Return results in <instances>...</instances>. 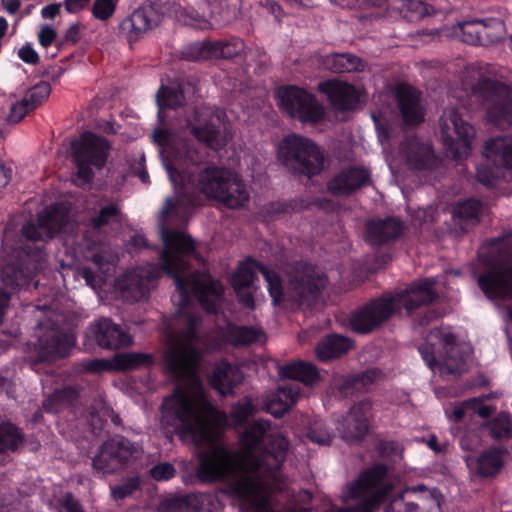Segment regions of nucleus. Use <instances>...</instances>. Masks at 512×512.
Returning a JSON list of instances; mask_svg holds the SVG:
<instances>
[{"label": "nucleus", "mask_w": 512, "mask_h": 512, "mask_svg": "<svg viewBox=\"0 0 512 512\" xmlns=\"http://www.w3.org/2000/svg\"><path fill=\"white\" fill-rule=\"evenodd\" d=\"M169 419L182 440L211 446L200 454L197 474L201 480L231 479V489L244 507L269 512V493L281 489L278 469L288 450L284 437L268 435L262 421L256 422L241 437L242 451L235 452L224 445H214L223 430L222 418Z\"/></svg>", "instance_id": "1"}, {"label": "nucleus", "mask_w": 512, "mask_h": 512, "mask_svg": "<svg viewBox=\"0 0 512 512\" xmlns=\"http://www.w3.org/2000/svg\"><path fill=\"white\" fill-rule=\"evenodd\" d=\"M200 324V316L186 311H180L175 319L176 328L171 331V342L164 354L165 367L175 379L192 380L197 388L190 394L181 386L175 387L161 404L163 416H228L218 411L197 377L203 357L195 345L199 340ZM299 396V388L292 386L280 387L264 399L245 396L236 403L229 416H254L259 411L271 416H284L297 403Z\"/></svg>", "instance_id": "2"}, {"label": "nucleus", "mask_w": 512, "mask_h": 512, "mask_svg": "<svg viewBox=\"0 0 512 512\" xmlns=\"http://www.w3.org/2000/svg\"><path fill=\"white\" fill-rule=\"evenodd\" d=\"M154 142L167 147L164 165L177 198H167L162 208V215L169 217L179 210L185 213L200 207L205 197L215 199L230 209L243 207L249 201L246 185L238 174L229 169L208 165L199 172L207 153L203 147L183 140L170 145L171 134L167 128L153 131Z\"/></svg>", "instance_id": "3"}, {"label": "nucleus", "mask_w": 512, "mask_h": 512, "mask_svg": "<svg viewBox=\"0 0 512 512\" xmlns=\"http://www.w3.org/2000/svg\"><path fill=\"white\" fill-rule=\"evenodd\" d=\"M164 249L160 254L159 269L127 273L116 280L117 287L133 301H140L149 295V284L160 277V272L166 273L174 280L181 301L187 303L193 295L200 305L209 313H215L224 288L219 280L209 273L190 270L189 257L195 254L194 240L186 233L177 230L162 229Z\"/></svg>", "instance_id": "4"}, {"label": "nucleus", "mask_w": 512, "mask_h": 512, "mask_svg": "<svg viewBox=\"0 0 512 512\" xmlns=\"http://www.w3.org/2000/svg\"><path fill=\"white\" fill-rule=\"evenodd\" d=\"M68 222V211L53 204L38 214L36 224L24 225L25 243L17 251L15 260L2 267L3 285L13 291L27 288L46 265L45 243L60 233Z\"/></svg>", "instance_id": "5"}, {"label": "nucleus", "mask_w": 512, "mask_h": 512, "mask_svg": "<svg viewBox=\"0 0 512 512\" xmlns=\"http://www.w3.org/2000/svg\"><path fill=\"white\" fill-rule=\"evenodd\" d=\"M434 281L422 279L413 281L405 289L397 292H384L370 299L351 313L348 323L351 330L359 335H367L405 310L412 314L420 307L428 306L438 298L433 289Z\"/></svg>", "instance_id": "6"}, {"label": "nucleus", "mask_w": 512, "mask_h": 512, "mask_svg": "<svg viewBox=\"0 0 512 512\" xmlns=\"http://www.w3.org/2000/svg\"><path fill=\"white\" fill-rule=\"evenodd\" d=\"M479 258L484 270L474 274L477 285L489 300L512 299V231L489 239L482 247Z\"/></svg>", "instance_id": "7"}, {"label": "nucleus", "mask_w": 512, "mask_h": 512, "mask_svg": "<svg viewBox=\"0 0 512 512\" xmlns=\"http://www.w3.org/2000/svg\"><path fill=\"white\" fill-rule=\"evenodd\" d=\"M392 483L384 466L378 465L363 472L343 493L345 507L333 508L332 512H373L387 493Z\"/></svg>", "instance_id": "8"}, {"label": "nucleus", "mask_w": 512, "mask_h": 512, "mask_svg": "<svg viewBox=\"0 0 512 512\" xmlns=\"http://www.w3.org/2000/svg\"><path fill=\"white\" fill-rule=\"evenodd\" d=\"M278 159L292 175L311 179L323 171L325 156L313 140L292 133L281 140Z\"/></svg>", "instance_id": "9"}, {"label": "nucleus", "mask_w": 512, "mask_h": 512, "mask_svg": "<svg viewBox=\"0 0 512 512\" xmlns=\"http://www.w3.org/2000/svg\"><path fill=\"white\" fill-rule=\"evenodd\" d=\"M287 278V295L298 306L315 304L328 283L327 276L306 261L295 262Z\"/></svg>", "instance_id": "10"}, {"label": "nucleus", "mask_w": 512, "mask_h": 512, "mask_svg": "<svg viewBox=\"0 0 512 512\" xmlns=\"http://www.w3.org/2000/svg\"><path fill=\"white\" fill-rule=\"evenodd\" d=\"M279 108L290 118L303 124L316 125L325 118L323 105L316 96L295 85L281 86L276 91Z\"/></svg>", "instance_id": "11"}, {"label": "nucleus", "mask_w": 512, "mask_h": 512, "mask_svg": "<svg viewBox=\"0 0 512 512\" xmlns=\"http://www.w3.org/2000/svg\"><path fill=\"white\" fill-rule=\"evenodd\" d=\"M110 149L111 144L105 137L90 131L84 132L78 141L72 143L77 178L84 183H89L94 177L92 167L103 168Z\"/></svg>", "instance_id": "12"}, {"label": "nucleus", "mask_w": 512, "mask_h": 512, "mask_svg": "<svg viewBox=\"0 0 512 512\" xmlns=\"http://www.w3.org/2000/svg\"><path fill=\"white\" fill-rule=\"evenodd\" d=\"M439 129L447 156L456 161L466 159L471 151L474 127L464 121L456 109H450L440 117Z\"/></svg>", "instance_id": "13"}, {"label": "nucleus", "mask_w": 512, "mask_h": 512, "mask_svg": "<svg viewBox=\"0 0 512 512\" xmlns=\"http://www.w3.org/2000/svg\"><path fill=\"white\" fill-rule=\"evenodd\" d=\"M473 90L492 123L512 124V87L490 78H483L477 82Z\"/></svg>", "instance_id": "14"}, {"label": "nucleus", "mask_w": 512, "mask_h": 512, "mask_svg": "<svg viewBox=\"0 0 512 512\" xmlns=\"http://www.w3.org/2000/svg\"><path fill=\"white\" fill-rule=\"evenodd\" d=\"M486 163L477 168V179L487 187H493L504 177V170L512 169V135L499 136L486 141Z\"/></svg>", "instance_id": "15"}, {"label": "nucleus", "mask_w": 512, "mask_h": 512, "mask_svg": "<svg viewBox=\"0 0 512 512\" xmlns=\"http://www.w3.org/2000/svg\"><path fill=\"white\" fill-rule=\"evenodd\" d=\"M163 21L162 0H146L119 23V33L132 44L142 40Z\"/></svg>", "instance_id": "16"}, {"label": "nucleus", "mask_w": 512, "mask_h": 512, "mask_svg": "<svg viewBox=\"0 0 512 512\" xmlns=\"http://www.w3.org/2000/svg\"><path fill=\"white\" fill-rule=\"evenodd\" d=\"M256 267L264 277L268 285V292L274 306L280 305L285 300L284 286L278 272L268 266L247 258L241 262L231 277V284L235 291L247 290L253 284Z\"/></svg>", "instance_id": "17"}, {"label": "nucleus", "mask_w": 512, "mask_h": 512, "mask_svg": "<svg viewBox=\"0 0 512 512\" xmlns=\"http://www.w3.org/2000/svg\"><path fill=\"white\" fill-rule=\"evenodd\" d=\"M142 452L139 445L116 436L102 444L93 458V468L102 473H112L139 458Z\"/></svg>", "instance_id": "18"}, {"label": "nucleus", "mask_w": 512, "mask_h": 512, "mask_svg": "<svg viewBox=\"0 0 512 512\" xmlns=\"http://www.w3.org/2000/svg\"><path fill=\"white\" fill-rule=\"evenodd\" d=\"M372 183L369 169L363 166H347L327 182L326 188L332 196L350 197Z\"/></svg>", "instance_id": "19"}, {"label": "nucleus", "mask_w": 512, "mask_h": 512, "mask_svg": "<svg viewBox=\"0 0 512 512\" xmlns=\"http://www.w3.org/2000/svg\"><path fill=\"white\" fill-rule=\"evenodd\" d=\"M406 229L405 223L395 216L368 220L365 223V241L371 247H383L401 238Z\"/></svg>", "instance_id": "20"}, {"label": "nucleus", "mask_w": 512, "mask_h": 512, "mask_svg": "<svg viewBox=\"0 0 512 512\" xmlns=\"http://www.w3.org/2000/svg\"><path fill=\"white\" fill-rule=\"evenodd\" d=\"M76 344V337L70 331L50 329L38 338L39 360L52 362L65 358Z\"/></svg>", "instance_id": "21"}, {"label": "nucleus", "mask_w": 512, "mask_h": 512, "mask_svg": "<svg viewBox=\"0 0 512 512\" xmlns=\"http://www.w3.org/2000/svg\"><path fill=\"white\" fill-rule=\"evenodd\" d=\"M219 119L214 118L209 109L196 107L194 109L193 121H188L191 134L205 147L217 150L221 147L219 140L220 129Z\"/></svg>", "instance_id": "22"}, {"label": "nucleus", "mask_w": 512, "mask_h": 512, "mask_svg": "<svg viewBox=\"0 0 512 512\" xmlns=\"http://www.w3.org/2000/svg\"><path fill=\"white\" fill-rule=\"evenodd\" d=\"M401 146L407 163L412 169L425 171L438 167L439 159L432 145L421 141L416 135L406 137Z\"/></svg>", "instance_id": "23"}, {"label": "nucleus", "mask_w": 512, "mask_h": 512, "mask_svg": "<svg viewBox=\"0 0 512 512\" xmlns=\"http://www.w3.org/2000/svg\"><path fill=\"white\" fill-rule=\"evenodd\" d=\"M457 337L454 333L442 329L434 328L427 335L425 341L418 346V352L425 364L434 370L439 366L437 360V346H441L445 353L449 355L456 347Z\"/></svg>", "instance_id": "24"}, {"label": "nucleus", "mask_w": 512, "mask_h": 512, "mask_svg": "<svg viewBox=\"0 0 512 512\" xmlns=\"http://www.w3.org/2000/svg\"><path fill=\"white\" fill-rule=\"evenodd\" d=\"M319 90L328 97L332 107L339 112L354 110L359 103L355 86L338 80H327L319 85Z\"/></svg>", "instance_id": "25"}, {"label": "nucleus", "mask_w": 512, "mask_h": 512, "mask_svg": "<svg viewBox=\"0 0 512 512\" xmlns=\"http://www.w3.org/2000/svg\"><path fill=\"white\" fill-rule=\"evenodd\" d=\"M92 333L98 346L116 350L127 347L132 339L129 334L109 318H102L92 325Z\"/></svg>", "instance_id": "26"}, {"label": "nucleus", "mask_w": 512, "mask_h": 512, "mask_svg": "<svg viewBox=\"0 0 512 512\" xmlns=\"http://www.w3.org/2000/svg\"><path fill=\"white\" fill-rule=\"evenodd\" d=\"M396 100L403 122L408 126H417L424 121V112L420 106V94L410 85H399Z\"/></svg>", "instance_id": "27"}, {"label": "nucleus", "mask_w": 512, "mask_h": 512, "mask_svg": "<svg viewBox=\"0 0 512 512\" xmlns=\"http://www.w3.org/2000/svg\"><path fill=\"white\" fill-rule=\"evenodd\" d=\"M354 346V341L344 335L331 333L322 337L315 346L316 358L328 363L347 354Z\"/></svg>", "instance_id": "28"}, {"label": "nucleus", "mask_w": 512, "mask_h": 512, "mask_svg": "<svg viewBox=\"0 0 512 512\" xmlns=\"http://www.w3.org/2000/svg\"><path fill=\"white\" fill-rule=\"evenodd\" d=\"M281 379H292L306 386H313L320 380L318 368L311 362L299 360L279 367Z\"/></svg>", "instance_id": "29"}, {"label": "nucleus", "mask_w": 512, "mask_h": 512, "mask_svg": "<svg viewBox=\"0 0 512 512\" xmlns=\"http://www.w3.org/2000/svg\"><path fill=\"white\" fill-rule=\"evenodd\" d=\"M406 494H411L415 512H443V496L436 488H429L424 485H417L405 489Z\"/></svg>", "instance_id": "30"}, {"label": "nucleus", "mask_w": 512, "mask_h": 512, "mask_svg": "<svg viewBox=\"0 0 512 512\" xmlns=\"http://www.w3.org/2000/svg\"><path fill=\"white\" fill-rule=\"evenodd\" d=\"M240 380L238 368L227 361L218 363L209 378L210 385L223 395L232 392Z\"/></svg>", "instance_id": "31"}, {"label": "nucleus", "mask_w": 512, "mask_h": 512, "mask_svg": "<svg viewBox=\"0 0 512 512\" xmlns=\"http://www.w3.org/2000/svg\"><path fill=\"white\" fill-rule=\"evenodd\" d=\"M80 397V388L78 386L67 385L61 389H56L43 402V409L49 414L63 413L64 408H70L78 403Z\"/></svg>", "instance_id": "32"}, {"label": "nucleus", "mask_w": 512, "mask_h": 512, "mask_svg": "<svg viewBox=\"0 0 512 512\" xmlns=\"http://www.w3.org/2000/svg\"><path fill=\"white\" fill-rule=\"evenodd\" d=\"M482 212V202L475 198H468L458 201L452 209L453 220L465 229V225H475L479 222V216Z\"/></svg>", "instance_id": "33"}, {"label": "nucleus", "mask_w": 512, "mask_h": 512, "mask_svg": "<svg viewBox=\"0 0 512 512\" xmlns=\"http://www.w3.org/2000/svg\"><path fill=\"white\" fill-rule=\"evenodd\" d=\"M322 65L333 73L360 71L364 68L362 59L348 52L326 55L322 59Z\"/></svg>", "instance_id": "34"}, {"label": "nucleus", "mask_w": 512, "mask_h": 512, "mask_svg": "<svg viewBox=\"0 0 512 512\" xmlns=\"http://www.w3.org/2000/svg\"><path fill=\"white\" fill-rule=\"evenodd\" d=\"M156 101L158 105V119L161 124H165V110H175L181 107L184 104L185 96L180 87L171 88L161 85L156 95Z\"/></svg>", "instance_id": "35"}, {"label": "nucleus", "mask_w": 512, "mask_h": 512, "mask_svg": "<svg viewBox=\"0 0 512 512\" xmlns=\"http://www.w3.org/2000/svg\"><path fill=\"white\" fill-rule=\"evenodd\" d=\"M381 375L382 371L379 368H370L357 374L348 375L342 382L341 392L347 395L354 391L366 390Z\"/></svg>", "instance_id": "36"}, {"label": "nucleus", "mask_w": 512, "mask_h": 512, "mask_svg": "<svg viewBox=\"0 0 512 512\" xmlns=\"http://www.w3.org/2000/svg\"><path fill=\"white\" fill-rule=\"evenodd\" d=\"M155 363V357L151 353L130 352L115 356L116 371H131L140 368H149Z\"/></svg>", "instance_id": "37"}, {"label": "nucleus", "mask_w": 512, "mask_h": 512, "mask_svg": "<svg viewBox=\"0 0 512 512\" xmlns=\"http://www.w3.org/2000/svg\"><path fill=\"white\" fill-rule=\"evenodd\" d=\"M163 17L174 18L179 23L186 26H195L200 21V15L190 7H182L174 0L162 1Z\"/></svg>", "instance_id": "38"}, {"label": "nucleus", "mask_w": 512, "mask_h": 512, "mask_svg": "<svg viewBox=\"0 0 512 512\" xmlns=\"http://www.w3.org/2000/svg\"><path fill=\"white\" fill-rule=\"evenodd\" d=\"M493 408L486 405L482 400L470 398L461 403H457L451 414L445 411L446 416H491Z\"/></svg>", "instance_id": "39"}, {"label": "nucleus", "mask_w": 512, "mask_h": 512, "mask_svg": "<svg viewBox=\"0 0 512 512\" xmlns=\"http://www.w3.org/2000/svg\"><path fill=\"white\" fill-rule=\"evenodd\" d=\"M262 331L252 326L232 325L228 328V339L233 346H247L259 340Z\"/></svg>", "instance_id": "40"}, {"label": "nucleus", "mask_w": 512, "mask_h": 512, "mask_svg": "<svg viewBox=\"0 0 512 512\" xmlns=\"http://www.w3.org/2000/svg\"><path fill=\"white\" fill-rule=\"evenodd\" d=\"M339 428L341 437L348 442L362 439L368 430L366 418H342Z\"/></svg>", "instance_id": "41"}, {"label": "nucleus", "mask_w": 512, "mask_h": 512, "mask_svg": "<svg viewBox=\"0 0 512 512\" xmlns=\"http://www.w3.org/2000/svg\"><path fill=\"white\" fill-rule=\"evenodd\" d=\"M214 41L194 42L182 51V58L188 61H203L214 59Z\"/></svg>", "instance_id": "42"}, {"label": "nucleus", "mask_w": 512, "mask_h": 512, "mask_svg": "<svg viewBox=\"0 0 512 512\" xmlns=\"http://www.w3.org/2000/svg\"><path fill=\"white\" fill-rule=\"evenodd\" d=\"M23 443V436L19 429L11 423L0 425V452L17 450Z\"/></svg>", "instance_id": "43"}, {"label": "nucleus", "mask_w": 512, "mask_h": 512, "mask_svg": "<svg viewBox=\"0 0 512 512\" xmlns=\"http://www.w3.org/2000/svg\"><path fill=\"white\" fill-rule=\"evenodd\" d=\"M502 452L491 449L480 455L477 461V471L483 476L496 474L502 467Z\"/></svg>", "instance_id": "44"}, {"label": "nucleus", "mask_w": 512, "mask_h": 512, "mask_svg": "<svg viewBox=\"0 0 512 512\" xmlns=\"http://www.w3.org/2000/svg\"><path fill=\"white\" fill-rule=\"evenodd\" d=\"M214 49V54H216L214 59H232L245 50V43L236 37L228 40H216L214 41Z\"/></svg>", "instance_id": "45"}, {"label": "nucleus", "mask_w": 512, "mask_h": 512, "mask_svg": "<svg viewBox=\"0 0 512 512\" xmlns=\"http://www.w3.org/2000/svg\"><path fill=\"white\" fill-rule=\"evenodd\" d=\"M121 211L117 204L110 203L102 206L98 213L89 219V226L93 229H100L112 222H118Z\"/></svg>", "instance_id": "46"}, {"label": "nucleus", "mask_w": 512, "mask_h": 512, "mask_svg": "<svg viewBox=\"0 0 512 512\" xmlns=\"http://www.w3.org/2000/svg\"><path fill=\"white\" fill-rule=\"evenodd\" d=\"M479 23L480 19L475 18L458 24L460 37L463 42L469 45H483L485 36Z\"/></svg>", "instance_id": "47"}, {"label": "nucleus", "mask_w": 512, "mask_h": 512, "mask_svg": "<svg viewBox=\"0 0 512 512\" xmlns=\"http://www.w3.org/2000/svg\"><path fill=\"white\" fill-rule=\"evenodd\" d=\"M50 93V84L46 81H41L33 87H31L30 89H28L23 99L29 105L30 109L34 110L44 101H46Z\"/></svg>", "instance_id": "48"}, {"label": "nucleus", "mask_w": 512, "mask_h": 512, "mask_svg": "<svg viewBox=\"0 0 512 512\" xmlns=\"http://www.w3.org/2000/svg\"><path fill=\"white\" fill-rule=\"evenodd\" d=\"M485 429L494 438L512 437V423L510 418H489Z\"/></svg>", "instance_id": "49"}, {"label": "nucleus", "mask_w": 512, "mask_h": 512, "mask_svg": "<svg viewBox=\"0 0 512 512\" xmlns=\"http://www.w3.org/2000/svg\"><path fill=\"white\" fill-rule=\"evenodd\" d=\"M112 370H115V358L112 361L104 358H94L80 363V371L86 373L100 374Z\"/></svg>", "instance_id": "50"}, {"label": "nucleus", "mask_w": 512, "mask_h": 512, "mask_svg": "<svg viewBox=\"0 0 512 512\" xmlns=\"http://www.w3.org/2000/svg\"><path fill=\"white\" fill-rule=\"evenodd\" d=\"M119 0H95L91 9L94 18L107 21L116 11Z\"/></svg>", "instance_id": "51"}, {"label": "nucleus", "mask_w": 512, "mask_h": 512, "mask_svg": "<svg viewBox=\"0 0 512 512\" xmlns=\"http://www.w3.org/2000/svg\"><path fill=\"white\" fill-rule=\"evenodd\" d=\"M416 504H414L411 494H406L405 490L398 496L394 497L389 505L386 506L385 512H415Z\"/></svg>", "instance_id": "52"}, {"label": "nucleus", "mask_w": 512, "mask_h": 512, "mask_svg": "<svg viewBox=\"0 0 512 512\" xmlns=\"http://www.w3.org/2000/svg\"><path fill=\"white\" fill-rule=\"evenodd\" d=\"M480 27L486 38L498 40L502 37L504 31V22L499 18L480 19Z\"/></svg>", "instance_id": "53"}, {"label": "nucleus", "mask_w": 512, "mask_h": 512, "mask_svg": "<svg viewBox=\"0 0 512 512\" xmlns=\"http://www.w3.org/2000/svg\"><path fill=\"white\" fill-rule=\"evenodd\" d=\"M139 487V478L133 477L121 485L111 487V496L114 500H121L130 496Z\"/></svg>", "instance_id": "54"}, {"label": "nucleus", "mask_w": 512, "mask_h": 512, "mask_svg": "<svg viewBox=\"0 0 512 512\" xmlns=\"http://www.w3.org/2000/svg\"><path fill=\"white\" fill-rule=\"evenodd\" d=\"M296 207V200L273 201L267 204L266 213L270 217H275L282 214H290L296 209Z\"/></svg>", "instance_id": "55"}, {"label": "nucleus", "mask_w": 512, "mask_h": 512, "mask_svg": "<svg viewBox=\"0 0 512 512\" xmlns=\"http://www.w3.org/2000/svg\"><path fill=\"white\" fill-rule=\"evenodd\" d=\"M176 474V469L171 463L163 462L150 469L151 477L156 481H168Z\"/></svg>", "instance_id": "56"}, {"label": "nucleus", "mask_w": 512, "mask_h": 512, "mask_svg": "<svg viewBox=\"0 0 512 512\" xmlns=\"http://www.w3.org/2000/svg\"><path fill=\"white\" fill-rule=\"evenodd\" d=\"M32 109H30L29 105L22 99L20 102L13 104L10 108V112L7 116V121L9 123H18L20 122Z\"/></svg>", "instance_id": "57"}, {"label": "nucleus", "mask_w": 512, "mask_h": 512, "mask_svg": "<svg viewBox=\"0 0 512 512\" xmlns=\"http://www.w3.org/2000/svg\"><path fill=\"white\" fill-rule=\"evenodd\" d=\"M373 411V404L369 397H363L349 409L347 416H369Z\"/></svg>", "instance_id": "58"}, {"label": "nucleus", "mask_w": 512, "mask_h": 512, "mask_svg": "<svg viewBox=\"0 0 512 512\" xmlns=\"http://www.w3.org/2000/svg\"><path fill=\"white\" fill-rule=\"evenodd\" d=\"M18 57L26 64L36 65L40 61V56L36 50L32 47L31 43L24 44L18 50Z\"/></svg>", "instance_id": "59"}, {"label": "nucleus", "mask_w": 512, "mask_h": 512, "mask_svg": "<svg viewBox=\"0 0 512 512\" xmlns=\"http://www.w3.org/2000/svg\"><path fill=\"white\" fill-rule=\"evenodd\" d=\"M408 9L415 13L418 19H422L435 13V9L432 5L422 1H411L408 5Z\"/></svg>", "instance_id": "60"}, {"label": "nucleus", "mask_w": 512, "mask_h": 512, "mask_svg": "<svg viewBox=\"0 0 512 512\" xmlns=\"http://www.w3.org/2000/svg\"><path fill=\"white\" fill-rule=\"evenodd\" d=\"M56 38L57 32L50 26H43L38 33L39 43L45 48L51 46Z\"/></svg>", "instance_id": "61"}, {"label": "nucleus", "mask_w": 512, "mask_h": 512, "mask_svg": "<svg viewBox=\"0 0 512 512\" xmlns=\"http://www.w3.org/2000/svg\"><path fill=\"white\" fill-rule=\"evenodd\" d=\"M80 39V26L78 23L72 24L65 32L63 41L65 43L76 44Z\"/></svg>", "instance_id": "62"}, {"label": "nucleus", "mask_w": 512, "mask_h": 512, "mask_svg": "<svg viewBox=\"0 0 512 512\" xmlns=\"http://www.w3.org/2000/svg\"><path fill=\"white\" fill-rule=\"evenodd\" d=\"M90 0H65L64 6L68 13L74 14L83 10Z\"/></svg>", "instance_id": "63"}, {"label": "nucleus", "mask_w": 512, "mask_h": 512, "mask_svg": "<svg viewBox=\"0 0 512 512\" xmlns=\"http://www.w3.org/2000/svg\"><path fill=\"white\" fill-rule=\"evenodd\" d=\"M60 512H81V508L78 502L68 494L61 503Z\"/></svg>", "instance_id": "64"}]
</instances>
